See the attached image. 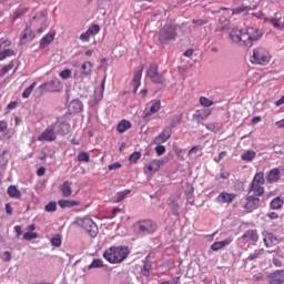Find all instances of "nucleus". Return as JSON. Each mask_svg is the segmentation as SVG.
<instances>
[{"label": "nucleus", "mask_w": 284, "mask_h": 284, "mask_svg": "<svg viewBox=\"0 0 284 284\" xmlns=\"http://www.w3.org/2000/svg\"><path fill=\"white\" fill-rule=\"evenodd\" d=\"M261 37H263V31L254 27H247L243 30L234 28L230 32V39L233 43H241L246 48H252L254 41H258Z\"/></svg>", "instance_id": "f257e3e1"}, {"label": "nucleus", "mask_w": 284, "mask_h": 284, "mask_svg": "<svg viewBox=\"0 0 284 284\" xmlns=\"http://www.w3.org/2000/svg\"><path fill=\"white\" fill-rule=\"evenodd\" d=\"M128 256H130L128 246H111L103 252V258L112 265L123 263Z\"/></svg>", "instance_id": "f03ea898"}, {"label": "nucleus", "mask_w": 284, "mask_h": 284, "mask_svg": "<svg viewBox=\"0 0 284 284\" xmlns=\"http://www.w3.org/2000/svg\"><path fill=\"white\" fill-rule=\"evenodd\" d=\"M270 61H272V53L267 49L258 47L253 50L251 63L254 65H267Z\"/></svg>", "instance_id": "7ed1b4c3"}, {"label": "nucleus", "mask_w": 284, "mask_h": 284, "mask_svg": "<svg viewBox=\"0 0 284 284\" xmlns=\"http://www.w3.org/2000/svg\"><path fill=\"white\" fill-rule=\"evenodd\" d=\"M48 13L45 11H39L30 20L29 27L36 30L37 34H42L44 30L48 29Z\"/></svg>", "instance_id": "20e7f679"}, {"label": "nucleus", "mask_w": 284, "mask_h": 284, "mask_svg": "<svg viewBox=\"0 0 284 284\" xmlns=\"http://www.w3.org/2000/svg\"><path fill=\"white\" fill-rule=\"evenodd\" d=\"M265 174L263 172L256 173L248 185V194L253 192L255 196H263L265 194Z\"/></svg>", "instance_id": "39448f33"}, {"label": "nucleus", "mask_w": 284, "mask_h": 284, "mask_svg": "<svg viewBox=\"0 0 284 284\" xmlns=\"http://www.w3.org/2000/svg\"><path fill=\"white\" fill-rule=\"evenodd\" d=\"M74 223L75 225H78V227H82V230H85V232H88V234H90L92 239H97V235L99 234V227L97 226L94 221H92V219L77 217Z\"/></svg>", "instance_id": "423d86ee"}, {"label": "nucleus", "mask_w": 284, "mask_h": 284, "mask_svg": "<svg viewBox=\"0 0 284 284\" xmlns=\"http://www.w3.org/2000/svg\"><path fill=\"white\" fill-rule=\"evenodd\" d=\"M135 227L139 234H154L156 232L158 226L152 220H142L135 223Z\"/></svg>", "instance_id": "0eeeda50"}, {"label": "nucleus", "mask_w": 284, "mask_h": 284, "mask_svg": "<svg viewBox=\"0 0 284 284\" xmlns=\"http://www.w3.org/2000/svg\"><path fill=\"white\" fill-rule=\"evenodd\" d=\"M148 77L151 79L152 83L163 85L165 83V78L159 72V64L151 63L148 70Z\"/></svg>", "instance_id": "6e6552de"}, {"label": "nucleus", "mask_w": 284, "mask_h": 284, "mask_svg": "<svg viewBox=\"0 0 284 284\" xmlns=\"http://www.w3.org/2000/svg\"><path fill=\"white\" fill-rule=\"evenodd\" d=\"M165 165V160H151L149 163H146L143 168L144 174L146 176H152L155 174V172H159L161 168Z\"/></svg>", "instance_id": "1a4fd4ad"}, {"label": "nucleus", "mask_w": 284, "mask_h": 284, "mask_svg": "<svg viewBox=\"0 0 284 284\" xmlns=\"http://www.w3.org/2000/svg\"><path fill=\"white\" fill-rule=\"evenodd\" d=\"M176 39V27L168 26L160 31L159 41L168 43V41H174Z\"/></svg>", "instance_id": "9d476101"}, {"label": "nucleus", "mask_w": 284, "mask_h": 284, "mask_svg": "<svg viewBox=\"0 0 284 284\" xmlns=\"http://www.w3.org/2000/svg\"><path fill=\"white\" fill-rule=\"evenodd\" d=\"M40 90L44 92H61V82L59 80H51L40 85Z\"/></svg>", "instance_id": "9b49d317"}, {"label": "nucleus", "mask_w": 284, "mask_h": 284, "mask_svg": "<svg viewBox=\"0 0 284 284\" xmlns=\"http://www.w3.org/2000/svg\"><path fill=\"white\" fill-rule=\"evenodd\" d=\"M99 32H101V27L99 24H93L80 36V40H82L84 43H88V41H90V38L97 37Z\"/></svg>", "instance_id": "f8f14e48"}, {"label": "nucleus", "mask_w": 284, "mask_h": 284, "mask_svg": "<svg viewBox=\"0 0 284 284\" xmlns=\"http://www.w3.org/2000/svg\"><path fill=\"white\" fill-rule=\"evenodd\" d=\"M262 236H263L265 247H274V246L278 245V243H280L278 237H276V235H274V233L264 231L262 233Z\"/></svg>", "instance_id": "ddd939ff"}, {"label": "nucleus", "mask_w": 284, "mask_h": 284, "mask_svg": "<svg viewBox=\"0 0 284 284\" xmlns=\"http://www.w3.org/2000/svg\"><path fill=\"white\" fill-rule=\"evenodd\" d=\"M172 136V128H164L163 131L154 138L153 143L155 145H161L165 143Z\"/></svg>", "instance_id": "4468645a"}, {"label": "nucleus", "mask_w": 284, "mask_h": 284, "mask_svg": "<svg viewBox=\"0 0 284 284\" xmlns=\"http://www.w3.org/2000/svg\"><path fill=\"white\" fill-rule=\"evenodd\" d=\"M267 282L270 284H283L284 283V271L278 270L276 272L271 273L267 276Z\"/></svg>", "instance_id": "2eb2a0df"}, {"label": "nucleus", "mask_w": 284, "mask_h": 284, "mask_svg": "<svg viewBox=\"0 0 284 284\" xmlns=\"http://www.w3.org/2000/svg\"><path fill=\"white\" fill-rule=\"evenodd\" d=\"M38 141H45L48 143L57 141V132H54V129L48 128L40 134Z\"/></svg>", "instance_id": "dca6fc26"}, {"label": "nucleus", "mask_w": 284, "mask_h": 284, "mask_svg": "<svg viewBox=\"0 0 284 284\" xmlns=\"http://www.w3.org/2000/svg\"><path fill=\"white\" fill-rule=\"evenodd\" d=\"M32 27H29L27 24L26 29L21 32L20 36V42L23 43H28V41H33V39L36 38L34 32L31 29Z\"/></svg>", "instance_id": "f3484780"}, {"label": "nucleus", "mask_w": 284, "mask_h": 284, "mask_svg": "<svg viewBox=\"0 0 284 284\" xmlns=\"http://www.w3.org/2000/svg\"><path fill=\"white\" fill-rule=\"evenodd\" d=\"M260 203L261 199H258V195H247L245 210H255V207H258Z\"/></svg>", "instance_id": "a211bd4d"}, {"label": "nucleus", "mask_w": 284, "mask_h": 284, "mask_svg": "<svg viewBox=\"0 0 284 284\" xmlns=\"http://www.w3.org/2000/svg\"><path fill=\"white\" fill-rule=\"evenodd\" d=\"M210 114H212L211 109H199L193 114V119H196L197 122L205 121V119H207V116H210Z\"/></svg>", "instance_id": "6ab92c4d"}, {"label": "nucleus", "mask_w": 284, "mask_h": 284, "mask_svg": "<svg viewBox=\"0 0 284 284\" xmlns=\"http://www.w3.org/2000/svg\"><path fill=\"white\" fill-rule=\"evenodd\" d=\"M54 37H57V33H54V32L47 33L40 40V44H39L40 50H43V48H48V45H50V43H52V41H54Z\"/></svg>", "instance_id": "aec40b11"}, {"label": "nucleus", "mask_w": 284, "mask_h": 284, "mask_svg": "<svg viewBox=\"0 0 284 284\" xmlns=\"http://www.w3.org/2000/svg\"><path fill=\"white\" fill-rule=\"evenodd\" d=\"M60 192L62 193V196L68 199L69 196H72V182L70 181H64L60 186H59Z\"/></svg>", "instance_id": "412c9836"}, {"label": "nucleus", "mask_w": 284, "mask_h": 284, "mask_svg": "<svg viewBox=\"0 0 284 284\" xmlns=\"http://www.w3.org/2000/svg\"><path fill=\"white\" fill-rule=\"evenodd\" d=\"M235 200H236V194H234V193L222 192L217 196L219 203H232Z\"/></svg>", "instance_id": "4be33fe9"}, {"label": "nucleus", "mask_w": 284, "mask_h": 284, "mask_svg": "<svg viewBox=\"0 0 284 284\" xmlns=\"http://www.w3.org/2000/svg\"><path fill=\"white\" fill-rule=\"evenodd\" d=\"M159 110H161V101L156 100L155 102L152 103L150 109L144 113L143 119L151 118L153 114H156Z\"/></svg>", "instance_id": "5701e85b"}, {"label": "nucleus", "mask_w": 284, "mask_h": 284, "mask_svg": "<svg viewBox=\"0 0 284 284\" xmlns=\"http://www.w3.org/2000/svg\"><path fill=\"white\" fill-rule=\"evenodd\" d=\"M58 205L62 210H65L68 207H77V206L81 205V202L77 201V200H59Z\"/></svg>", "instance_id": "b1692460"}, {"label": "nucleus", "mask_w": 284, "mask_h": 284, "mask_svg": "<svg viewBox=\"0 0 284 284\" xmlns=\"http://www.w3.org/2000/svg\"><path fill=\"white\" fill-rule=\"evenodd\" d=\"M243 241L250 242L253 241L256 243L258 241V231L257 230H248L242 235Z\"/></svg>", "instance_id": "393cba45"}, {"label": "nucleus", "mask_w": 284, "mask_h": 284, "mask_svg": "<svg viewBox=\"0 0 284 284\" xmlns=\"http://www.w3.org/2000/svg\"><path fill=\"white\" fill-rule=\"evenodd\" d=\"M143 77V67L138 70L134 74L132 85H133V92L136 93V90L141 88V78Z\"/></svg>", "instance_id": "a878e982"}, {"label": "nucleus", "mask_w": 284, "mask_h": 284, "mask_svg": "<svg viewBox=\"0 0 284 284\" xmlns=\"http://www.w3.org/2000/svg\"><path fill=\"white\" fill-rule=\"evenodd\" d=\"M266 179L270 183H277V181H281V170L278 168L272 169Z\"/></svg>", "instance_id": "bb28decb"}, {"label": "nucleus", "mask_w": 284, "mask_h": 284, "mask_svg": "<svg viewBox=\"0 0 284 284\" xmlns=\"http://www.w3.org/2000/svg\"><path fill=\"white\" fill-rule=\"evenodd\" d=\"M92 68H94V64L91 61H85L81 65V74H82V77H90V74H92Z\"/></svg>", "instance_id": "cd10ccee"}, {"label": "nucleus", "mask_w": 284, "mask_h": 284, "mask_svg": "<svg viewBox=\"0 0 284 284\" xmlns=\"http://www.w3.org/2000/svg\"><path fill=\"white\" fill-rule=\"evenodd\" d=\"M230 243H232L231 239H226L221 242H215L211 245V250L213 252H219V250H223V247H226V245H230Z\"/></svg>", "instance_id": "c85d7f7f"}, {"label": "nucleus", "mask_w": 284, "mask_h": 284, "mask_svg": "<svg viewBox=\"0 0 284 284\" xmlns=\"http://www.w3.org/2000/svg\"><path fill=\"white\" fill-rule=\"evenodd\" d=\"M70 112L79 113L81 110H83V103H81L79 100H73L69 104Z\"/></svg>", "instance_id": "c756f323"}, {"label": "nucleus", "mask_w": 284, "mask_h": 284, "mask_svg": "<svg viewBox=\"0 0 284 284\" xmlns=\"http://www.w3.org/2000/svg\"><path fill=\"white\" fill-rule=\"evenodd\" d=\"M8 194L11 199H21V191L17 187V185H10L8 187Z\"/></svg>", "instance_id": "7c9ffc66"}, {"label": "nucleus", "mask_w": 284, "mask_h": 284, "mask_svg": "<svg viewBox=\"0 0 284 284\" xmlns=\"http://www.w3.org/2000/svg\"><path fill=\"white\" fill-rule=\"evenodd\" d=\"M130 128H132V123L128 120H122L119 124H118V132L120 134H123V132H126V130H130Z\"/></svg>", "instance_id": "2f4dec72"}, {"label": "nucleus", "mask_w": 284, "mask_h": 284, "mask_svg": "<svg viewBox=\"0 0 284 284\" xmlns=\"http://www.w3.org/2000/svg\"><path fill=\"white\" fill-rule=\"evenodd\" d=\"M283 199H281L280 196L273 199L270 203V207L271 210H281V207H283Z\"/></svg>", "instance_id": "473e14b6"}, {"label": "nucleus", "mask_w": 284, "mask_h": 284, "mask_svg": "<svg viewBox=\"0 0 284 284\" xmlns=\"http://www.w3.org/2000/svg\"><path fill=\"white\" fill-rule=\"evenodd\" d=\"M103 92H105V79H103L100 87L95 89V99L98 101H101V99H103Z\"/></svg>", "instance_id": "72a5a7b5"}, {"label": "nucleus", "mask_w": 284, "mask_h": 284, "mask_svg": "<svg viewBox=\"0 0 284 284\" xmlns=\"http://www.w3.org/2000/svg\"><path fill=\"white\" fill-rule=\"evenodd\" d=\"M29 8H20L13 12L12 21H16L17 19H21L26 12H28Z\"/></svg>", "instance_id": "f704fd0d"}, {"label": "nucleus", "mask_w": 284, "mask_h": 284, "mask_svg": "<svg viewBox=\"0 0 284 284\" xmlns=\"http://www.w3.org/2000/svg\"><path fill=\"white\" fill-rule=\"evenodd\" d=\"M8 57H14V50L4 49V50L0 51V61L8 59Z\"/></svg>", "instance_id": "c9c22d12"}, {"label": "nucleus", "mask_w": 284, "mask_h": 284, "mask_svg": "<svg viewBox=\"0 0 284 284\" xmlns=\"http://www.w3.org/2000/svg\"><path fill=\"white\" fill-rule=\"evenodd\" d=\"M34 88H37V82H33L31 85H29L22 93L23 99H29L30 94L34 92Z\"/></svg>", "instance_id": "e433bc0d"}, {"label": "nucleus", "mask_w": 284, "mask_h": 284, "mask_svg": "<svg viewBox=\"0 0 284 284\" xmlns=\"http://www.w3.org/2000/svg\"><path fill=\"white\" fill-rule=\"evenodd\" d=\"M78 161L80 163H90V154L85 151H82L78 155Z\"/></svg>", "instance_id": "4c0bfd02"}, {"label": "nucleus", "mask_w": 284, "mask_h": 284, "mask_svg": "<svg viewBox=\"0 0 284 284\" xmlns=\"http://www.w3.org/2000/svg\"><path fill=\"white\" fill-rule=\"evenodd\" d=\"M256 159V152L254 151H246L242 154V161H254Z\"/></svg>", "instance_id": "58836bf2"}, {"label": "nucleus", "mask_w": 284, "mask_h": 284, "mask_svg": "<svg viewBox=\"0 0 284 284\" xmlns=\"http://www.w3.org/2000/svg\"><path fill=\"white\" fill-rule=\"evenodd\" d=\"M200 105H202V108H212V105H214V101L205 97H200Z\"/></svg>", "instance_id": "ea45409f"}, {"label": "nucleus", "mask_w": 284, "mask_h": 284, "mask_svg": "<svg viewBox=\"0 0 284 284\" xmlns=\"http://www.w3.org/2000/svg\"><path fill=\"white\" fill-rule=\"evenodd\" d=\"M12 68H14V63H12V62L3 65L0 69V77H6V74H8V72H10V70H12Z\"/></svg>", "instance_id": "a19ab883"}, {"label": "nucleus", "mask_w": 284, "mask_h": 284, "mask_svg": "<svg viewBox=\"0 0 284 284\" xmlns=\"http://www.w3.org/2000/svg\"><path fill=\"white\" fill-rule=\"evenodd\" d=\"M206 130H209L210 132H220L221 130V124L219 123H209L205 125Z\"/></svg>", "instance_id": "79ce46f5"}, {"label": "nucleus", "mask_w": 284, "mask_h": 284, "mask_svg": "<svg viewBox=\"0 0 284 284\" xmlns=\"http://www.w3.org/2000/svg\"><path fill=\"white\" fill-rule=\"evenodd\" d=\"M130 190H124V191H121V192H119L118 194H116V201H115V203H121V201H123L124 199H125V196L128 195V194H130Z\"/></svg>", "instance_id": "37998d69"}, {"label": "nucleus", "mask_w": 284, "mask_h": 284, "mask_svg": "<svg viewBox=\"0 0 284 284\" xmlns=\"http://www.w3.org/2000/svg\"><path fill=\"white\" fill-rule=\"evenodd\" d=\"M139 159H141V152L135 151L129 156L130 163H138Z\"/></svg>", "instance_id": "c03bdc74"}, {"label": "nucleus", "mask_w": 284, "mask_h": 284, "mask_svg": "<svg viewBox=\"0 0 284 284\" xmlns=\"http://www.w3.org/2000/svg\"><path fill=\"white\" fill-rule=\"evenodd\" d=\"M24 241H34V239H39V234L34 232H27L23 234Z\"/></svg>", "instance_id": "a18cd8bd"}, {"label": "nucleus", "mask_w": 284, "mask_h": 284, "mask_svg": "<svg viewBox=\"0 0 284 284\" xmlns=\"http://www.w3.org/2000/svg\"><path fill=\"white\" fill-rule=\"evenodd\" d=\"M97 267H103V261L102 260L95 258L89 265V270L97 268Z\"/></svg>", "instance_id": "49530a36"}, {"label": "nucleus", "mask_w": 284, "mask_h": 284, "mask_svg": "<svg viewBox=\"0 0 284 284\" xmlns=\"http://www.w3.org/2000/svg\"><path fill=\"white\" fill-rule=\"evenodd\" d=\"M150 270H152V264L150 262L144 263L142 268L143 276H150Z\"/></svg>", "instance_id": "de8ad7c7"}, {"label": "nucleus", "mask_w": 284, "mask_h": 284, "mask_svg": "<svg viewBox=\"0 0 284 284\" xmlns=\"http://www.w3.org/2000/svg\"><path fill=\"white\" fill-rule=\"evenodd\" d=\"M45 212H57V202H50L44 207Z\"/></svg>", "instance_id": "09e8293b"}, {"label": "nucleus", "mask_w": 284, "mask_h": 284, "mask_svg": "<svg viewBox=\"0 0 284 284\" xmlns=\"http://www.w3.org/2000/svg\"><path fill=\"white\" fill-rule=\"evenodd\" d=\"M51 244L54 247H61V235H55L52 240H51Z\"/></svg>", "instance_id": "8fccbe9b"}, {"label": "nucleus", "mask_w": 284, "mask_h": 284, "mask_svg": "<svg viewBox=\"0 0 284 284\" xmlns=\"http://www.w3.org/2000/svg\"><path fill=\"white\" fill-rule=\"evenodd\" d=\"M61 79H70L72 77V71L70 69H65L60 72Z\"/></svg>", "instance_id": "3c124183"}, {"label": "nucleus", "mask_w": 284, "mask_h": 284, "mask_svg": "<svg viewBox=\"0 0 284 284\" xmlns=\"http://www.w3.org/2000/svg\"><path fill=\"white\" fill-rule=\"evenodd\" d=\"M281 20L274 18V19H271L270 22L272 23V26L274 28H276L277 30H283V26H281Z\"/></svg>", "instance_id": "603ef678"}, {"label": "nucleus", "mask_w": 284, "mask_h": 284, "mask_svg": "<svg viewBox=\"0 0 284 284\" xmlns=\"http://www.w3.org/2000/svg\"><path fill=\"white\" fill-rule=\"evenodd\" d=\"M155 152L158 156H163V154H165V145L158 144Z\"/></svg>", "instance_id": "864d4df0"}, {"label": "nucleus", "mask_w": 284, "mask_h": 284, "mask_svg": "<svg viewBox=\"0 0 284 284\" xmlns=\"http://www.w3.org/2000/svg\"><path fill=\"white\" fill-rule=\"evenodd\" d=\"M225 156H227V151H222L217 158L214 159L215 163H221V161H223V159H225Z\"/></svg>", "instance_id": "5fc2aeb1"}, {"label": "nucleus", "mask_w": 284, "mask_h": 284, "mask_svg": "<svg viewBox=\"0 0 284 284\" xmlns=\"http://www.w3.org/2000/svg\"><path fill=\"white\" fill-rule=\"evenodd\" d=\"M171 210H172V212H173V214H174L175 216H179V203L173 202V203L171 204Z\"/></svg>", "instance_id": "6e6d98bb"}, {"label": "nucleus", "mask_w": 284, "mask_h": 284, "mask_svg": "<svg viewBox=\"0 0 284 284\" xmlns=\"http://www.w3.org/2000/svg\"><path fill=\"white\" fill-rule=\"evenodd\" d=\"M192 23H194V26H205L207 23V20L194 19L192 20Z\"/></svg>", "instance_id": "4d7b16f0"}, {"label": "nucleus", "mask_w": 284, "mask_h": 284, "mask_svg": "<svg viewBox=\"0 0 284 284\" xmlns=\"http://www.w3.org/2000/svg\"><path fill=\"white\" fill-rule=\"evenodd\" d=\"M179 123H181V116H178L175 120L171 121L170 126H166V128H171L172 130L173 128L179 125Z\"/></svg>", "instance_id": "13d9d810"}, {"label": "nucleus", "mask_w": 284, "mask_h": 284, "mask_svg": "<svg viewBox=\"0 0 284 284\" xmlns=\"http://www.w3.org/2000/svg\"><path fill=\"white\" fill-rule=\"evenodd\" d=\"M10 45H12V41L10 40H4L1 44H0V50H3L6 48H10Z\"/></svg>", "instance_id": "bf43d9fd"}, {"label": "nucleus", "mask_w": 284, "mask_h": 284, "mask_svg": "<svg viewBox=\"0 0 284 284\" xmlns=\"http://www.w3.org/2000/svg\"><path fill=\"white\" fill-rule=\"evenodd\" d=\"M8 130V122L4 120L0 121V132H6Z\"/></svg>", "instance_id": "052dcab7"}, {"label": "nucleus", "mask_w": 284, "mask_h": 284, "mask_svg": "<svg viewBox=\"0 0 284 284\" xmlns=\"http://www.w3.org/2000/svg\"><path fill=\"white\" fill-rule=\"evenodd\" d=\"M245 10H247V7L235 8L233 9V14H241V12H245Z\"/></svg>", "instance_id": "680f3d73"}, {"label": "nucleus", "mask_w": 284, "mask_h": 284, "mask_svg": "<svg viewBox=\"0 0 284 284\" xmlns=\"http://www.w3.org/2000/svg\"><path fill=\"white\" fill-rule=\"evenodd\" d=\"M3 256H4L3 257L4 263H8V261L12 260V254L9 251L4 252Z\"/></svg>", "instance_id": "e2e57ef3"}, {"label": "nucleus", "mask_w": 284, "mask_h": 284, "mask_svg": "<svg viewBox=\"0 0 284 284\" xmlns=\"http://www.w3.org/2000/svg\"><path fill=\"white\" fill-rule=\"evenodd\" d=\"M14 232H16V236H17V239H19V236H21V234H23V231H22V229H21V225H17V226H14Z\"/></svg>", "instance_id": "0e129e2a"}, {"label": "nucleus", "mask_w": 284, "mask_h": 284, "mask_svg": "<svg viewBox=\"0 0 284 284\" xmlns=\"http://www.w3.org/2000/svg\"><path fill=\"white\" fill-rule=\"evenodd\" d=\"M121 168V162H115L109 165V170H119Z\"/></svg>", "instance_id": "69168bd1"}, {"label": "nucleus", "mask_w": 284, "mask_h": 284, "mask_svg": "<svg viewBox=\"0 0 284 284\" xmlns=\"http://www.w3.org/2000/svg\"><path fill=\"white\" fill-rule=\"evenodd\" d=\"M17 105H19V102L18 101H13V102H10L7 108L8 110H14L17 109Z\"/></svg>", "instance_id": "338daca9"}, {"label": "nucleus", "mask_w": 284, "mask_h": 284, "mask_svg": "<svg viewBox=\"0 0 284 284\" xmlns=\"http://www.w3.org/2000/svg\"><path fill=\"white\" fill-rule=\"evenodd\" d=\"M37 174H38V176H43L45 174V168L44 166H40L37 170Z\"/></svg>", "instance_id": "774afa93"}]
</instances>
